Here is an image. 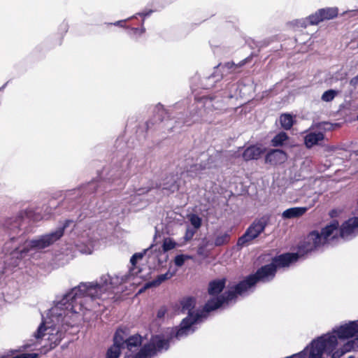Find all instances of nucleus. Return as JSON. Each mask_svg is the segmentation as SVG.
<instances>
[{
    "label": "nucleus",
    "instance_id": "nucleus-1",
    "mask_svg": "<svg viewBox=\"0 0 358 358\" xmlns=\"http://www.w3.org/2000/svg\"><path fill=\"white\" fill-rule=\"evenodd\" d=\"M97 293V288L94 284L81 282L55 302L34 334L37 343L45 342L43 345L44 352L60 343L69 327L74 324L80 311L100 306L101 302L97 297L103 296V292Z\"/></svg>",
    "mask_w": 358,
    "mask_h": 358
},
{
    "label": "nucleus",
    "instance_id": "nucleus-2",
    "mask_svg": "<svg viewBox=\"0 0 358 358\" xmlns=\"http://www.w3.org/2000/svg\"><path fill=\"white\" fill-rule=\"evenodd\" d=\"M358 350V320L334 327L331 331L313 339L302 351L290 358H341Z\"/></svg>",
    "mask_w": 358,
    "mask_h": 358
},
{
    "label": "nucleus",
    "instance_id": "nucleus-3",
    "mask_svg": "<svg viewBox=\"0 0 358 358\" xmlns=\"http://www.w3.org/2000/svg\"><path fill=\"white\" fill-rule=\"evenodd\" d=\"M73 220H66L55 230L38 236L34 239L24 241L20 236H12L3 246L5 259L0 257V274L4 273L6 266L15 267L18 260L24 257L32 250L41 251L54 244L63 236L65 229L73 224Z\"/></svg>",
    "mask_w": 358,
    "mask_h": 358
},
{
    "label": "nucleus",
    "instance_id": "nucleus-4",
    "mask_svg": "<svg viewBox=\"0 0 358 358\" xmlns=\"http://www.w3.org/2000/svg\"><path fill=\"white\" fill-rule=\"evenodd\" d=\"M143 338L138 334L127 337L122 329H117L114 336V343L108 349L106 358H118L124 352V358H151L157 351L168 349V342L159 336L152 337L149 343L143 344Z\"/></svg>",
    "mask_w": 358,
    "mask_h": 358
},
{
    "label": "nucleus",
    "instance_id": "nucleus-5",
    "mask_svg": "<svg viewBox=\"0 0 358 358\" xmlns=\"http://www.w3.org/2000/svg\"><path fill=\"white\" fill-rule=\"evenodd\" d=\"M195 299L194 298H187L181 301L182 312L187 313V316L182 319L180 326L176 329H169L166 335H158L162 338L165 339L169 343L174 338L180 340L189 334H193L196 330V325L201 322L205 319L208 313L210 311H206L205 307L203 310L195 309Z\"/></svg>",
    "mask_w": 358,
    "mask_h": 358
},
{
    "label": "nucleus",
    "instance_id": "nucleus-6",
    "mask_svg": "<svg viewBox=\"0 0 358 358\" xmlns=\"http://www.w3.org/2000/svg\"><path fill=\"white\" fill-rule=\"evenodd\" d=\"M149 251V249L143 252L135 253L130 259L131 267L129 271L125 273H118L117 275H103L98 280L95 282H88L87 283L94 284L97 288V294L103 292V296L97 297L101 302L110 298L116 289H118L120 285L123 283L134 281L138 276L140 271L137 269L136 264L138 261L142 259L143 257Z\"/></svg>",
    "mask_w": 358,
    "mask_h": 358
},
{
    "label": "nucleus",
    "instance_id": "nucleus-7",
    "mask_svg": "<svg viewBox=\"0 0 358 358\" xmlns=\"http://www.w3.org/2000/svg\"><path fill=\"white\" fill-rule=\"evenodd\" d=\"M340 237L339 224L334 220L321 229L313 231L304 239L299 246V252L303 255L324 246L335 244Z\"/></svg>",
    "mask_w": 358,
    "mask_h": 358
},
{
    "label": "nucleus",
    "instance_id": "nucleus-8",
    "mask_svg": "<svg viewBox=\"0 0 358 358\" xmlns=\"http://www.w3.org/2000/svg\"><path fill=\"white\" fill-rule=\"evenodd\" d=\"M101 236L96 224L77 223L70 234L71 244L84 254H90L94 243Z\"/></svg>",
    "mask_w": 358,
    "mask_h": 358
},
{
    "label": "nucleus",
    "instance_id": "nucleus-9",
    "mask_svg": "<svg viewBox=\"0 0 358 358\" xmlns=\"http://www.w3.org/2000/svg\"><path fill=\"white\" fill-rule=\"evenodd\" d=\"M44 212L45 214L43 215H38V212L37 210L34 207H28L24 210H20L17 215L7 218L3 223V226L6 229L15 232L20 228L25 217L33 218L34 220L48 219L49 216L53 212V207L52 206L51 202L48 206L44 207Z\"/></svg>",
    "mask_w": 358,
    "mask_h": 358
},
{
    "label": "nucleus",
    "instance_id": "nucleus-10",
    "mask_svg": "<svg viewBox=\"0 0 358 358\" xmlns=\"http://www.w3.org/2000/svg\"><path fill=\"white\" fill-rule=\"evenodd\" d=\"M225 286V280H217L210 282L208 286V294L205 304L206 311H213L220 307H225L230 304V301L227 300V292L220 294Z\"/></svg>",
    "mask_w": 358,
    "mask_h": 358
},
{
    "label": "nucleus",
    "instance_id": "nucleus-11",
    "mask_svg": "<svg viewBox=\"0 0 358 358\" xmlns=\"http://www.w3.org/2000/svg\"><path fill=\"white\" fill-rule=\"evenodd\" d=\"M257 282L252 275L248 276L227 291V300L230 301V304L234 303L238 296H245L252 293L255 288Z\"/></svg>",
    "mask_w": 358,
    "mask_h": 358
},
{
    "label": "nucleus",
    "instance_id": "nucleus-12",
    "mask_svg": "<svg viewBox=\"0 0 358 358\" xmlns=\"http://www.w3.org/2000/svg\"><path fill=\"white\" fill-rule=\"evenodd\" d=\"M268 220L266 217L255 221L245 231L244 234L241 236L237 242V245L241 248L248 246L252 241L258 237V236L264 231Z\"/></svg>",
    "mask_w": 358,
    "mask_h": 358
},
{
    "label": "nucleus",
    "instance_id": "nucleus-13",
    "mask_svg": "<svg viewBox=\"0 0 358 358\" xmlns=\"http://www.w3.org/2000/svg\"><path fill=\"white\" fill-rule=\"evenodd\" d=\"M338 14L336 7H327L317 10L313 14L307 17V20L311 25H316L324 20H329L336 17Z\"/></svg>",
    "mask_w": 358,
    "mask_h": 358
},
{
    "label": "nucleus",
    "instance_id": "nucleus-14",
    "mask_svg": "<svg viewBox=\"0 0 358 358\" xmlns=\"http://www.w3.org/2000/svg\"><path fill=\"white\" fill-rule=\"evenodd\" d=\"M340 237L350 240L358 234V217H352L344 222L339 228Z\"/></svg>",
    "mask_w": 358,
    "mask_h": 358
},
{
    "label": "nucleus",
    "instance_id": "nucleus-15",
    "mask_svg": "<svg viewBox=\"0 0 358 358\" xmlns=\"http://www.w3.org/2000/svg\"><path fill=\"white\" fill-rule=\"evenodd\" d=\"M276 273L274 264H267L257 271L255 274L252 275L255 277L256 282H267L271 281L275 277Z\"/></svg>",
    "mask_w": 358,
    "mask_h": 358
},
{
    "label": "nucleus",
    "instance_id": "nucleus-16",
    "mask_svg": "<svg viewBox=\"0 0 358 358\" xmlns=\"http://www.w3.org/2000/svg\"><path fill=\"white\" fill-rule=\"evenodd\" d=\"M299 255L297 253H286L275 257L271 264H274L275 270L278 268H285L297 261Z\"/></svg>",
    "mask_w": 358,
    "mask_h": 358
},
{
    "label": "nucleus",
    "instance_id": "nucleus-17",
    "mask_svg": "<svg viewBox=\"0 0 358 358\" xmlns=\"http://www.w3.org/2000/svg\"><path fill=\"white\" fill-rule=\"evenodd\" d=\"M287 155L285 152L281 150H273L269 152L266 157V162H269L272 164H280L287 160Z\"/></svg>",
    "mask_w": 358,
    "mask_h": 358
},
{
    "label": "nucleus",
    "instance_id": "nucleus-18",
    "mask_svg": "<svg viewBox=\"0 0 358 358\" xmlns=\"http://www.w3.org/2000/svg\"><path fill=\"white\" fill-rule=\"evenodd\" d=\"M324 138V135L321 131H310L304 137V143L308 148L315 145H319Z\"/></svg>",
    "mask_w": 358,
    "mask_h": 358
},
{
    "label": "nucleus",
    "instance_id": "nucleus-19",
    "mask_svg": "<svg viewBox=\"0 0 358 358\" xmlns=\"http://www.w3.org/2000/svg\"><path fill=\"white\" fill-rule=\"evenodd\" d=\"M308 209V207L290 208L283 211L282 217L285 219L297 218L304 215Z\"/></svg>",
    "mask_w": 358,
    "mask_h": 358
},
{
    "label": "nucleus",
    "instance_id": "nucleus-20",
    "mask_svg": "<svg viewBox=\"0 0 358 358\" xmlns=\"http://www.w3.org/2000/svg\"><path fill=\"white\" fill-rule=\"evenodd\" d=\"M248 62V59L241 61L238 64H234V62H227L223 65H219L218 67L222 71L224 74L227 73H235L238 72V69L244 66Z\"/></svg>",
    "mask_w": 358,
    "mask_h": 358
},
{
    "label": "nucleus",
    "instance_id": "nucleus-21",
    "mask_svg": "<svg viewBox=\"0 0 358 358\" xmlns=\"http://www.w3.org/2000/svg\"><path fill=\"white\" fill-rule=\"evenodd\" d=\"M262 152L263 150L261 148L253 145L245 149L242 156L245 161L256 159L261 155Z\"/></svg>",
    "mask_w": 358,
    "mask_h": 358
},
{
    "label": "nucleus",
    "instance_id": "nucleus-22",
    "mask_svg": "<svg viewBox=\"0 0 358 358\" xmlns=\"http://www.w3.org/2000/svg\"><path fill=\"white\" fill-rule=\"evenodd\" d=\"M174 274L175 272L167 271L166 273L159 275L155 280L146 283L145 288L158 286L166 280L170 279Z\"/></svg>",
    "mask_w": 358,
    "mask_h": 358
},
{
    "label": "nucleus",
    "instance_id": "nucleus-23",
    "mask_svg": "<svg viewBox=\"0 0 358 358\" xmlns=\"http://www.w3.org/2000/svg\"><path fill=\"white\" fill-rule=\"evenodd\" d=\"M174 274L175 272L167 271L166 273L159 275L155 280L146 283L145 288L158 286L166 280L170 279Z\"/></svg>",
    "mask_w": 358,
    "mask_h": 358
},
{
    "label": "nucleus",
    "instance_id": "nucleus-24",
    "mask_svg": "<svg viewBox=\"0 0 358 358\" xmlns=\"http://www.w3.org/2000/svg\"><path fill=\"white\" fill-rule=\"evenodd\" d=\"M162 188L164 189L169 190L171 192H174L178 190V185L176 183V180L173 177H171L170 180L169 178L166 179V181L164 182L162 185Z\"/></svg>",
    "mask_w": 358,
    "mask_h": 358
},
{
    "label": "nucleus",
    "instance_id": "nucleus-25",
    "mask_svg": "<svg viewBox=\"0 0 358 358\" xmlns=\"http://www.w3.org/2000/svg\"><path fill=\"white\" fill-rule=\"evenodd\" d=\"M280 122L285 129H289L293 124V117L289 114H283L280 117Z\"/></svg>",
    "mask_w": 358,
    "mask_h": 358
},
{
    "label": "nucleus",
    "instance_id": "nucleus-26",
    "mask_svg": "<svg viewBox=\"0 0 358 358\" xmlns=\"http://www.w3.org/2000/svg\"><path fill=\"white\" fill-rule=\"evenodd\" d=\"M149 191L147 188H142L138 189L134 195L131 196V199L129 201V203L133 206H137L139 201H141V199L139 198L142 194L148 192Z\"/></svg>",
    "mask_w": 358,
    "mask_h": 358
},
{
    "label": "nucleus",
    "instance_id": "nucleus-27",
    "mask_svg": "<svg viewBox=\"0 0 358 358\" xmlns=\"http://www.w3.org/2000/svg\"><path fill=\"white\" fill-rule=\"evenodd\" d=\"M288 138V136L285 132H280L278 134L274 136L272 139V145L273 146H280L283 144Z\"/></svg>",
    "mask_w": 358,
    "mask_h": 358
},
{
    "label": "nucleus",
    "instance_id": "nucleus-28",
    "mask_svg": "<svg viewBox=\"0 0 358 358\" xmlns=\"http://www.w3.org/2000/svg\"><path fill=\"white\" fill-rule=\"evenodd\" d=\"M210 167H211V166L208 164H205L203 165L196 164H194V165L191 166L190 169H188L187 171V172L190 176H194L196 175L198 171L201 170V169H208Z\"/></svg>",
    "mask_w": 358,
    "mask_h": 358
},
{
    "label": "nucleus",
    "instance_id": "nucleus-29",
    "mask_svg": "<svg viewBox=\"0 0 358 358\" xmlns=\"http://www.w3.org/2000/svg\"><path fill=\"white\" fill-rule=\"evenodd\" d=\"M229 241V234L227 232L220 233L217 235L215 239V245L216 246H220L224 245Z\"/></svg>",
    "mask_w": 358,
    "mask_h": 358
},
{
    "label": "nucleus",
    "instance_id": "nucleus-30",
    "mask_svg": "<svg viewBox=\"0 0 358 358\" xmlns=\"http://www.w3.org/2000/svg\"><path fill=\"white\" fill-rule=\"evenodd\" d=\"M338 93L337 90H329L322 94L321 99L324 102H330L336 97Z\"/></svg>",
    "mask_w": 358,
    "mask_h": 358
},
{
    "label": "nucleus",
    "instance_id": "nucleus-31",
    "mask_svg": "<svg viewBox=\"0 0 358 358\" xmlns=\"http://www.w3.org/2000/svg\"><path fill=\"white\" fill-rule=\"evenodd\" d=\"M192 258V256L188 255H178L176 256L174 259V263L176 266L180 267L187 260L191 259Z\"/></svg>",
    "mask_w": 358,
    "mask_h": 358
},
{
    "label": "nucleus",
    "instance_id": "nucleus-32",
    "mask_svg": "<svg viewBox=\"0 0 358 358\" xmlns=\"http://www.w3.org/2000/svg\"><path fill=\"white\" fill-rule=\"evenodd\" d=\"M177 246V243L171 238H164L163 241V250L164 252L171 250L173 248H175Z\"/></svg>",
    "mask_w": 358,
    "mask_h": 358
},
{
    "label": "nucleus",
    "instance_id": "nucleus-33",
    "mask_svg": "<svg viewBox=\"0 0 358 358\" xmlns=\"http://www.w3.org/2000/svg\"><path fill=\"white\" fill-rule=\"evenodd\" d=\"M189 221L194 227L193 229L197 230L201 225V219L195 214H191L188 216Z\"/></svg>",
    "mask_w": 358,
    "mask_h": 358
},
{
    "label": "nucleus",
    "instance_id": "nucleus-34",
    "mask_svg": "<svg viewBox=\"0 0 358 358\" xmlns=\"http://www.w3.org/2000/svg\"><path fill=\"white\" fill-rule=\"evenodd\" d=\"M207 245H208V243L205 242L199 246L198 250H197V253L199 255L203 256V257L207 256L208 252L206 250V248L207 247Z\"/></svg>",
    "mask_w": 358,
    "mask_h": 358
},
{
    "label": "nucleus",
    "instance_id": "nucleus-35",
    "mask_svg": "<svg viewBox=\"0 0 358 358\" xmlns=\"http://www.w3.org/2000/svg\"><path fill=\"white\" fill-rule=\"evenodd\" d=\"M196 231V230L194 229L187 228L184 236L185 241L186 242L190 241L193 238Z\"/></svg>",
    "mask_w": 358,
    "mask_h": 358
},
{
    "label": "nucleus",
    "instance_id": "nucleus-36",
    "mask_svg": "<svg viewBox=\"0 0 358 358\" xmlns=\"http://www.w3.org/2000/svg\"><path fill=\"white\" fill-rule=\"evenodd\" d=\"M213 99L211 97H207L204 99V104L207 108H209L210 106H212L215 109H218L220 106V103H216L217 105L215 106L213 104Z\"/></svg>",
    "mask_w": 358,
    "mask_h": 358
},
{
    "label": "nucleus",
    "instance_id": "nucleus-37",
    "mask_svg": "<svg viewBox=\"0 0 358 358\" xmlns=\"http://www.w3.org/2000/svg\"><path fill=\"white\" fill-rule=\"evenodd\" d=\"M38 355L37 353H23L18 356L13 358H38Z\"/></svg>",
    "mask_w": 358,
    "mask_h": 358
},
{
    "label": "nucleus",
    "instance_id": "nucleus-38",
    "mask_svg": "<svg viewBox=\"0 0 358 358\" xmlns=\"http://www.w3.org/2000/svg\"><path fill=\"white\" fill-rule=\"evenodd\" d=\"M134 17H136L135 15H134V16H132L131 17H129V18H127V20H124L117 21V22H114L113 24L115 25V26H119V27H125V25H124L125 22L129 20L131 18H134Z\"/></svg>",
    "mask_w": 358,
    "mask_h": 358
},
{
    "label": "nucleus",
    "instance_id": "nucleus-39",
    "mask_svg": "<svg viewBox=\"0 0 358 358\" xmlns=\"http://www.w3.org/2000/svg\"><path fill=\"white\" fill-rule=\"evenodd\" d=\"M350 85L354 87H357L358 86V75L350 80Z\"/></svg>",
    "mask_w": 358,
    "mask_h": 358
},
{
    "label": "nucleus",
    "instance_id": "nucleus-40",
    "mask_svg": "<svg viewBox=\"0 0 358 358\" xmlns=\"http://www.w3.org/2000/svg\"><path fill=\"white\" fill-rule=\"evenodd\" d=\"M132 30L134 34H143L145 31L144 27H142L141 29H139L138 28H132Z\"/></svg>",
    "mask_w": 358,
    "mask_h": 358
},
{
    "label": "nucleus",
    "instance_id": "nucleus-41",
    "mask_svg": "<svg viewBox=\"0 0 358 358\" xmlns=\"http://www.w3.org/2000/svg\"><path fill=\"white\" fill-rule=\"evenodd\" d=\"M165 313H166L165 309L164 308H161L157 312V317H159V318L163 317L164 316V315H165Z\"/></svg>",
    "mask_w": 358,
    "mask_h": 358
},
{
    "label": "nucleus",
    "instance_id": "nucleus-42",
    "mask_svg": "<svg viewBox=\"0 0 358 358\" xmlns=\"http://www.w3.org/2000/svg\"><path fill=\"white\" fill-rule=\"evenodd\" d=\"M151 13H152V10H149L148 12L138 13L135 16L136 17V15H140V16H143L145 17L149 16Z\"/></svg>",
    "mask_w": 358,
    "mask_h": 358
},
{
    "label": "nucleus",
    "instance_id": "nucleus-43",
    "mask_svg": "<svg viewBox=\"0 0 358 358\" xmlns=\"http://www.w3.org/2000/svg\"><path fill=\"white\" fill-rule=\"evenodd\" d=\"M355 43V41H351L350 42V48H354Z\"/></svg>",
    "mask_w": 358,
    "mask_h": 358
},
{
    "label": "nucleus",
    "instance_id": "nucleus-44",
    "mask_svg": "<svg viewBox=\"0 0 358 358\" xmlns=\"http://www.w3.org/2000/svg\"><path fill=\"white\" fill-rule=\"evenodd\" d=\"M202 157L204 159V158H206V155H202Z\"/></svg>",
    "mask_w": 358,
    "mask_h": 358
},
{
    "label": "nucleus",
    "instance_id": "nucleus-45",
    "mask_svg": "<svg viewBox=\"0 0 358 358\" xmlns=\"http://www.w3.org/2000/svg\"><path fill=\"white\" fill-rule=\"evenodd\" d=\"M348 358H355V357L352 356H350Z\"/></svg>",
    "mask_w": 358,
    "mask_h": 358
},
{
    "label": "nucleus",
    "instance_id": "nucleus-46",
    "mask_svg": "<svg viewBox=\"0 0 358 358\" xmlns=\"http://www.w3.org/2000/svg\"><path fill=\"white\" fill-rule=\"evenodd\" d=\"M357 120H358V116H357Z\"/></svg>",
    "mask_w": 358,
    "mask_h": 358
}]
</instances>
